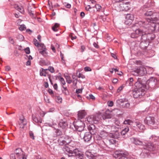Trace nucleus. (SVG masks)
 <instances>
[{"label":"nucleus","mask_w":159,"mask_h":159,"mask_svg":"<svg viewBox=\"0 0 159 159\" xmlns=\"http://www.w3.org/2000/svg\"><path fill=\"white\" fill-rule=\"evenodd\" d=\"M56 102L58 103H61L62 101V98L60 96H57L55 98Z\"/></svg>","instance_id":"obj_41"},{"label":"nucleus","mask_w":159,"mask_h":159,"mask_svg":"<svg viewBox=\"0 0 159 159\" xmlns=\"http://www.w3.org/2000/svg\"><path fill=\"white\" fill-rule=\"evenodd\" d=\"M63 89H62L63 93L66 95H68L69 94V92L66 87L62 86Z\"/></svg>","instance_id":"obj_36"},{"label":"nucleus","mask_w":159,"mask_h":159,"mask_svg":"<svg viewBox=\"0 0 159 159\" xmlns=\"http://www.w3.org/2000/svg\"><path fill=\"white\" fill-rule=\"evenodd\" d=\"M48 70L52 73H53L54 72V68L52 66H49L48 67Z\"/></svg>","instance_id":"obj_52"},{"label":"nucleus","mask_w":159,"mask_h":159,"mask_svg":"<svg viewBox=\"0 0 159 159\" xmlns=\"http://www.w3.org/2000/svg\"><path fill=\"white\" fill-rule=\"evenodd\" d=\"M120 10L127 11L129 9V5L126 3H122L120 5Z\"/></svg>","instance_id":"obj_15"},{"label":"nucleus","mask_w":159,"mask_h":159,"mask_svg":"<svg viewBox=\"0 0 159 159\" xmlns=\"http://www.w3.org/2000/svg\"><path fill=\"white\" fill-rule=\"evenodd\" d=\"M134 123L132 120L128 119H126L123 122L124 124L129 125H132Z\"/></svg>","instance_id":"obj_29"},{"label":"nucleus","mask_w":159,"mask_h":159,"mask_svg":"<svg viewBox=\"0 0 159 159\" xmlns=\"http://www.w3.org/2000/svg\"><path fill=\"white\" fill-rule=\"evenodd\" d=\"M43 49L42 51H40L39 52L42 55H44V54L46 53V52H45L46 48H45V47H43Z\"/></svg>","instance_id":"obj_48"},{"label":"nucleus","mask_w":159,"mask_h":159,"mask_svg":"<svg viewBox=\"0 0 159 159\" xmlns=\"http://www.w3.org/2000/svg\"><path fill=\"white\" fill-rule=\"evenodd\" d=\"M96 88L99 90L102 91L103 90H104V89L103 88L100 86H98V85L96 86Z\"/></svg>","instance_id":"obj_57"},{"label":"nucleus","mask_w":159,"mask_h":159,"mask_svg":"<svg viewBox=\"0 0 159 159\" xmlns=\"http://www.w3.org/2000/svg\"><path fill=\"white\" fill-rule=\"evenodd\" d=\"M21 153H23V152L22 151V149L20 148H18L16 149L15 153L13 154H18Z\"/></svg>","instance_id":"obj_38"},{"label":"nucleus","mask_w":159,"mask_h":159,"mask_svg":"<svg viewBox=\"0 0 159 159\" xmlns=\"http://www.w3.org/2000/svg\"><path fill=\"white\" fill-rule=\"evenodd\" d=\"M47 70V69H44L43 68H41L39 71L40 75L41 76H44L45 77L46 76V70Z\"/></svg>","instance_id":"obj_31"},{"label":"nucleus","mask_w":159,"mask_h":159,"mask_svg":"<svg viewBox=\"0 0 159 159\" xmlns=\"http://www.w3.org/2000/svg\"><path fill=\"white\" fill-rule=\"evenodd\" d=\"M73 124L76 130L79 132L83 130L85 124L81 120H78L75 122H74Z\"/></svg>","instance_id":"obj_9"},{"label":"nucleus","mask_w":159,"mask_h":159,"mask_svg":"<svg viewBox=\"0 0 159 159\" xmlns=\"http://www.w3.org/2000/svg\"><path fill=\"white\" fill-rule=\"evenodd\" d=\"M118 101L121 103L120 105L124 108H128L130 107V103L128 102L126 99H121L118 100Z\"/></svg>","instance_id":"obj_13"},{"label":"nucleus","mask_w":159,"mask_h":159,"mask_svg":"<svg viewBox=\"0 0 159 159\" xmlns=\"http://www.w3.org/2000/svg\"><path fill=\"white\" fill-rule=\"evenodd\" d=\"M86 115V112L84 110L79 111L78 113V117L79 119H82Z\"/></svg>","instance_id":"obj_18"},{"label":"nucleus","mask_w":159,"mask_h":159,"mask_svg":"<svg viewBox=\"0 0 159 159\" xmlns=\"http://www.w3.org/2000/svg\"><path fill=\"white\" fill-rule=\"evenodd\" d=\"M8 42L11 44L14 45L15 43V42L13 39L11 37H9L8 38Z\"/></svg>","instance_id":"obj_39"},{"label":"nucleus","mask_w":159,"mask_h":159,"mask_svg":"<svg viewBox=\"0 0 159 159\" xmlns=\"http://www.w3.org/2000/svg\"><path fill=\"white\" fill-rule=\"evenodd\" d=\"M134 80L133 78H129L126 81V84L130 86H133L134 84L133 83Z\"/></svg>","instance_id":"obj_30"},{"label":"nucleus","mask_w":159,"mask_h":159,"mask_svg":"<svg viewBox=\"0 0 159 159\" xmlns=\"http://www.w3.org/2000/svg\"><path fill=\"white\" fill-rule=\"evenodd\" d=\"M67 145H64L63 148V151L66 154H67L68 152H69L71 150L67 146Z\"/></svg>","instance_id":"obj_32"},{"label":"nucleus","mask_w":159,"mask_h":159,"mask_svg":"<svg viewBox=\"0 0 159 159\" xmlns=\"http://www.w3.org/2000/svg\"><path fill=\"white\" fill-rule=\"evenodd\" d=\"M128 153L127 152L120 151H116L114 156L116 158H119V159H128Z\"/></svg>","instance_id":"obj_7"},{"label":"nucleus","mask_w":159,"mask_h":159,"mask_svg":"<svg viewBox=\"0 0 159 159\" xmlns=\"http://www.w3.org/2000/svg\"><path fill=\"white\" fill-rule=\"evenodd\" d=\"M59 25L57 23H56L52 27V30L55 32H57L58 30L57 28L59 26Z\"/></svg>","instance_id":"obj_37"},{"label":"nucleus","mask_w":159,"mask_h":159,"mask_svg":"<svg viewBox=\"0 0 159 159\" xmlns=\"http://www.w3.org/2000/svg\"><path fill=\"white\" fill-rule=\"evenodd\" d=\"M20 120L21 121V123L19 124L20 127L23 129L24 128V126L26 125L27 122L25 119H20Z\"/></svg>","instance_id":"obj_25"},{"label":"nucleus","mask_w":159,"mask_h":159,"mask_svg":"<svg viewBox=\"0 0 159 159\" xmlns=\"http://www.w3.org/2000/svg\"><path fill=\"white\" fill-rule=\"evenodd\" d=\"M93 45L94 47L98 49L99 48V46L98 44V43L97 41L96 42H94L93 43Z\"/></svg>","instance_id":"obj_53"},{"label":"nucleus","mask_w":159,"mask_h":159,"mask_svg":"<svg viewBox=\"0 0 159 159\" xmlns=\"http://www.w3.org/2000/svg\"><path fill=\"white\" fill-rule=\"evenodd\" d=\"M157 149L156 145L151 143H145L143 145V149L141 155H147L150 152Z\"/></svg>","instance_id":"obj_4"},{"label":"nucleus","mask_w":159,"mask_h":159,"mask_svg":"<svg viewBox=\"0 0 159 159\" xmlns=\"http://www.w3.org/2000/svg\"><path fill=\"white\" fill-rule=\"evenodd\" d=\"M150 141L151 142H159V137L155 135H152L149 138Z\"/></svg>","instance_id":"obj_21"},{"label":"nucleus","mask_w":159,"mask_h":159,"mask_svg":"<svg viewBox=\"0 0 159 159\" xmlns=\"http://www.w3.org/2000/svg\"><path fill=\"white\" fill-rule=\"evenodd\" d=\"M158 81L155 78L152 77L147 80V83H148L149 87L154 89L159 86L158 85Z\"/></svg>","instance_id":"obj_6"},{"label":"nucleus","mask_w":159,"mask_h":159,"mask_svg":"<svg viewBox=\"0 0 159 159\" xmlns=\"http://www.w3.org/2000/svg\"><path fill=\"white\" fill-rule=\"evenodd\" d=\"M82 91V89H77L76 90V93L77 94L81 93Z\"/></svg>","instance_id":"obj_56"},{"label":"nucleus","mask_w":159,"mask_h":159,"mask_svg":"<svg viewBox=\"0 0 159 159\" xmlns=\"http://www.w3.org/2000/svg\"><path fill=\"white\" fill-rule=\"evenodd\" d=\"M159 25L154 24L153 26L152 27L150 25V27L148 28H144V30H143L144 34H143L142 36L141 37L140 39L144 41L148 42L149 43L150 41L153 40L155 37V35L154 33H149L150 29L152 31L157 30V27Z\"/></svg>","instance_id":"obj_3"},{"label":"nucleus","mask_w":159,"mask_h":159,"mask_svg":"<svg viewBox=\"0 0 159 159\" xmlns=\"http://www.w3.org/2000/svg\"><path fill=\"white\" fill-rule=\"evenodd\" d=\"M85 155L86 156L88 157H89V151H87L86 152H85Z\"/></svg>","instance_id":"obj_63"},{"label":"nucleus","mask_w":159,"mask_h":159,"mask_svg":"<svg viewBox=\"0 0 159 159\" xmlns=\"http://www.w3.org/2000/svg\"><path fill=\"white\" fill-rule=\"evenodd\" d=\"M144 122L145 124L148 125L152 126L155 123L154 118L153 116H147L145 119Z\"/></svg>","instance_id":"obj_11"},{"label":"nucleus","mask_w":159,"mask_h":159,"mask_svg":"<svg viewBox=\"0 0 159 159\" xmlns=\"http://www.w3.org/2000/svg\"><path fill=\"white\" fill-rule=\"evenodd\" d=\"M63 139L65 140V142L67 143L68 145H69L71 142H73L72 141L71 139L69 136L66 135H62L61 136Z\"/></svg>","instance_id":"obj_19"},{"label":"nucleus","mask_w":159,"mask_h":159,"mask_svg":"<svg viewBox=\"0 0 159 159\" xmlns=\"http://www.w3.org/2000/svg\"><path fill=\"white\" fill-rule=\"evenodd\" d=\"M89 132L85 133L84 137V139L85 142H88L89 141Z\"/></svg>","instance_id":"obj_28"},{"label":"nucleus","mask_w":159,"mask_h":159,"mask_svg":"<svg viewBox=\"0 0 159 159\" xmlns=\"http://www.w3.org/2000/svg\"><path fill=\"white\" fill-rule=\"evenodd\" d=\"M111 116L109 111H106L105 112L102 116L103 120H105L106 119H109L111 118Z\"/></svg>","instance_id":"obj_22"},{"label":"nucleus","mask_w":159,"mask_h":159,"mask_svg":"<svg viewBox=\"0 0 159 159\" xmlns=\"http://www.w3.org/2000/svg\"><path fill=\"white\" fill-rule=\"evenodd\" d=\"M92 126H94V125L93 124H92L91 125H90V134H93L94 133H93L91 132V131H93V130H92L93 127H92Z\"/></svg>","instance_id":"obj_58"},{"label":"nucleus","mask_w":159,"mask_h":159,"mask_svg":"<svg viewBox=\"0 0 159 159\" xmlns=\"http://www.w3.org/2000/svg\"><path fill=\"white\" fill-rule=\"evenodd\" d=\"M26 29L25 26L24 25H20V27L19 28V30L21 31L25 30Z\"/></svg>","instance_id":"obj_45"},{"label":"nucleus","mask_w":159,"mask_h":159,"mask_svg":"<svg viewBox=\"0 0 159 159\" xmlns=\"http://www.w3.org/2000/svg\"><path fill=\"white\" fill-rule=\"evenodd\" d=\"M6 70L7 71H9L11 70V67L9 66H7L6 67Z\"/></svg>","instance_id":"obj_60"},{"label":"nucleus","mask_w":159,"mask_h":159,"mask_svg":"<svg viewBox=\"0 0 159 159\" xmlns=\"http://www.w3.org/2000/svg\"><path fill=\"white\" fill-rule=\"evenodd\" d=\"M90 99L94 100L95 99V97L92 94H90Z\"/></svg>","instance_id":"obj_64"},{"label":"nucleus","mask_w":159,"mask_h":159,"mask_svg":"<svg viewBox=\"0 0 159 159\" xmlns=\"http://www.w3.org/2000/svg\"><path fill=\"white\" fill-rule=\"evenodd\" d=\"M95 7L97 10H99L101 8V7L98 4H96L94 6H92V8H93L94 7Z\"/></svg>","instance_id":"obj_46"},{"label":"nucleus","mask_w":159,"mask_h":159,"mask_svg":"<svg viewBox=\"0 0 159 159\" xmlns=\"http://www.w3.org/2000/svg\"><path fill=\"white\" fill-rule=\"evenodd\" d=\"M25 53L27 54H29L30 53V48L29 47L26 48L25 50Z\"/></svg>","instance_id":"obj_54"},{"label":"nucleus","mask_w":159,"mask_h":159,"mask_svg":"<svg viewBox=\"0 0 159 159\" xmlns=\"http://www.w3.org/2000/svg\"><path fill=\"white\" fill-rule=\"evenodd\" d=\"M131 142L136 145H143L144 143L140 139L137 137H132L130 139Z\"/></svg>","instance_id":"obj_12"},{"label":"nucleus","mask_w":159,"mask_h":159,"mask_svg":"<svg viewBox=\"0 0 159 159\" xmlns=\"http://www.w3.org/2000/svg\"><path fill=\"white\" fill-rule=\"evenodd\" d=\"M58 142L59 144V145L60 146L68 145L67 143H66L65 142V140L63 139V138H62L61 136L58 139Z\"/></svg>","instance_id":"obj_24"},{"label":"nucleus","mask_w":159,"mask_h":159,"mask_svg":"<svg viewBox=\"0 0 159 159\" xmlns=\"http://www.w3.org/2000/svg\"><path fill=\"white\" fill-rule=\"evenodd\" d=\"M58 77L59 79V80L60 81L61 84L63 85H65L66 84V82L64 79L62 77H61L60 76L59 77Z\"/></svg>","instance_id":"obj_43"},{"label":"nucleus","mask_w":159,"mask_h":159,"mask_svg":"<svg viewBox=\"0 0 159 159\" xmlns=\"http://www.w3.org/2000/svg\"><path fill=\"white\" fill-rule=\"evenodd\" d=\"M120 134L118 131H116L112 135V137L115 139H118L120 137Z\"/></svg>","instance_id":"obj_33"},{"label":"nucleus","mask_w":159,"mask_h":159,"mask_svg":"<svg viewBox=\"0 0 159 159\" xmlns=\"http://www.w3.org/2000/svg\"><path fill=\"white\" fill-rule=\"evenodd\" d=\"M129 129L128 127L125 128L121 132V135H124L126 134L129 131Z\"/></svg>","instance_id":"obj_35"},{"label":"nucleus","mask_w":159,"mask_h":159,"mask_svg":"<svg viewBox=\"0 0 159 159\" xmlns=\"http://www.w3.org/2000/svg\"><path fill=\"white\" fill-rule=\"evenodd\" d=\"M134 124L140 130L142 131L145 129L144 125L141 122L139 121H136L134 122Z\"/></svg>","instance_id":"obj_20"},{"label":"nucleus","mask_w":159,"mask_h":159,"mask_svg":"<svg viewBox=\"0 0 159 159\" xmlns=\"http://www.w3.org/2000/svg\"><path fill=\"white\" fill-rule=\"evenodd\" d=\"M76 75L79 78H82V79H84L85 77V76L84 75L80 73L78 74V73L77 72Z\"/></svg>","instance_id":"obj_44"},{"label":"nucleus","mask_w":159,"mask_h":159,"mask_svg":"<svg viewBox=\"0 0 159 159\" xmlns=\"http://www.w3.org/2000/svg\"><path fill=\"white\" fill-rule=\"evenodd\" d=\"M48 93L50 94L52 97H54V95L53 91L51 89H49L48 91Z\"/></svg>","instance_id":"obj_49"},{"label":"nucleus","mask_w":159,"mask_h":159,"mask_svg":"<svg viewBox=\"0 0 159 159\" xmlns=\"http://www.w3.org/2000/svg\"><path fill=\"white\" fill-rule=\"evenodd\" d=\"M15 8L21 13L23 14L24 13V10L23 7L22 6H19L16 5L15 6Z\"/></svg>","instance_id":"obj_26"},{"label":"nucleus","mask_w":159,"mask_h":159,"mask_svg":"<svg viewBox=\"0 0 159 159\" xmlns=\"http://www.w3.org/2000/svg\"><path fill=\"white\" fill-rule=\"evenodd\" d=\"M146 80L144 77L138 78L137 81L134 84L136 88L133 91L134 98H141L144 96L145 92L144 89L146 86Z\"/></svg>","instance_id":"obj_2"},{"label":"nucleus","mask_w":159,"mask_h":159,"mask_svg":"<svg viewBox=\"0 0 159 159\" xmlns=\"http://www.w3.org/2000/svg\"><path fill=\"white\" fill-rule=\"evenodd\" d=\"M73 154L75 156L78 158H79L80 159L82 158V153L79 151L78 149H75L73 150Z\"/></svg>","instance_id":"obj_16"},{"label":"nucleus","mask_w":159,"mask_h":159,"mask_svg":"<svg viewBox=\"0 0 159 159\" xmlns=\"http://www.w3.org/2000/svg\"><path fill=\"white\" fill-rule=\"evenodd\" d=\"M134 16L133 15L131 14H127L126 16V20L125 23L126 24H128V22L129 23H131L132 20H134Z\"/></svg>","instance_id":"obj_17"},{"label":"nucleus","mask_w":159,"mask_h":159,"mask_svg":"<svg viewBox=\"0 0 159 159\" xmlns=\"http://www.w3.org/2000/svg\"><path fill=\"white\" fill-rule=\"evenodd\" d=\"M97 147L93 144H90V159H99V158L92 153L95 154L97 153Z\"/></svg>","instance_id":"obj_8"},{"label":"nucleus","mask_w":159,"mask_h":159,"mask_svg":"<svg viewBox=\"0 0 159 159\" xmlns=\"http://www.w3.org/2000/svg\"><path fill=\"white\" fill-rule=\"evenodd\" d=\"M58 125L62 129H65L67 127V124L66 122L61 120L59 122Z\"/></svg>","instance_id":"obj_23"},{"label":"nucleus","mask_w":159,"mask_h":159,"mask_svg":"<svg viewBox=\"0 0 159 159\" xmlns=\"http://www.w3.org/2000/svg\"><path fill=\"white\" fill-rule=\"evenodd\" d=\"M149 43L148 42L142 40L140 43L139 46L141 49L146 50L149 45Z\"/></svg>","instance_id":"obj_14"},{"label":"nucleus","mask_w":159,"mask_h":159,"mask_svg":"<svg viewBox=\"0 0 159 159\" xmlns=\"http://www.w3.org/2000/svg\"><path fill=\"white\" fill-rule=\"evenodd\" d=\"M11 155H14L15 157V158L18 159H21L23 157V153L18 154H11Z\"/></svg>","instance_id":"obj_34"},{"label":"nucleus","mask_w":159,"mask_h":159,"mask_svg":"<svg viewBox=\"0 0 159 159\" xmlns=\"http://www.w3.org/2000/svg\"><path fill=\"white\" fill-rule=\"evenodd\" d=\"M151 21L150 18H148V20H145V21H139L138 23H135L132 26L133 30H134V32L132 33L130 37L131 38L137 39L139 38V40H141L140 38L142 37L143 32V29H139V26L143 27V28L146 29L149 28L150 26V22Z\"/></svg>","instance_id":"obj_1"},{"label":"nucleus","mask_w":159,"mask_h":159,"mask_svg":"<svg viewBox=\"0 0 159 159\" xmlns=\"http://www.w3.org/2000/svg\"><path fill=\"white\" fill-rule=\"evenodd\" d=\"M66 82L69 84H70L72 81L71 77L69 76H66Z\"/></svg>","instance_id":"obj_40"},{"label":"nucleus","mask_w":159,"mask_h":159,"mask_svg":"<svg viewBox=\"0 0 159 159\" xmlns=\"http://www.w3.org/2000/svg\"><path fill=\"white\" fill-rule=\"evenodd\" d=\"M34 44L36 46L38 47H39V46H41V45L39 43L38 41L36 39H34Z\"/></svg>","instance_id":"obj_42"},{"label":"nucleus","mask_w":159,"mask_h":159,"mask_svg":"<svg viewBox=\"0 0 159 159\" xmlns=\"http://www.w3.org/2000/svg\"><path fill=\"white\" fill-rule=\"evenodd\" d=\"M107 105L109 107H112L113 105V102L112 101H109L107 102Z\"/></svg>","instance_id":"obj_51"},{"label":"nucleus","mask_w":159,"mask_h":159,"mask_svg":"<svg viewBox=\"0 0 159 159\" xmlns=\"http://www.w3.org/2000/svg\"><path fill=\"white\" fill-rule=\"evenodd\" d=\"M90 1H91V4H94V6H95L96 4V2L95 1L90 0Z\"/></svg>","instance_id":"obj_62"},{"label":"nucleus","mask_w":159,"mask_h":159,"mask_svg":"<svg viewBox=\"0 0 159 159\" xmlns=\"http://www.w3.org/2000/svg\"><path fill=\"white\" fill-rule=\"evenodd\" d=\"M89 117H87L86 120H85V122L87 125H88L89 123Z\"/></svg>","instance_id":"obj_59"},{"label":"nucleus","mask_w":159,"mask_h":159,"mask_svg":"<svg viewBox=\"0 0 159 159\" xmlns=\"http://www.w3.org/2000/svg\"><path fill=\"white\" fill-rule=\"evenodd\" d=\"M32 118L34 121L35 122V123H42V120L41 118H39V119H38V118L36 117L35 116H34V114L32 115Z\"/></svg>","instance_id":"obj_27"},{"label":"nucleus","mask_w":159,"mask_h":159,"mask_svg":"<svg viewBox=\"0 0 159 159\" xmlns=\"http://www.w3.org/2000/svg\"><path fill=\"white\" fill-rule=\"evenodd\" d=\"M30 136L31 139H34V133L32 131H30L29 132Z\"/></svg>","instance_id":"obj_50"},{"label":"nucleus","mask_w":159,"mask_h":159,"mask_svg":"<svg viewBox=\"0 0 159 159\" xmlns=\"http://www.w3.org/2000/svg\"><path fill=\"white\" fill-rule=\"evenodd\" d=\"M150 6V5L149 3H146L143 6L142 9L143 11V14L145 16H151L153 14V12L148 8Z\"/></svg>","instance_id":"obj_10"},{"label":"nucleus","mask_w":159,"mask_h":159,"mask_svg":"<svg viewBox=\"0 0 159 159\" xmlns=\"http://www.w3.org/2000/svg\"><path fill=\"white\" fill-rule=\"evenodd\" d=\"M68 157H74V154H73V151L71 150L69 152H68L67 154Z\"/></svg>","instance_id":"obj_47"},{"label":"nucleus","mask_w":159,"mask_h":159,"mask_svg":"<svg viewBox=\"0 0 159 159\" xmlns=\"http://www.w3.org/2000/svg\"><path fill=\"white\" fill-rule=\"evenodd\" d=\"M124 87L123 85L121 86H120L118 88L117 90V92L118 93L120 92L123 89Z\"/></svg>","instance_id":"obj_55"},{"label":"nucleus","mask_w":159,"mask_h":159,"mask_svg":"<svg viewBox=\"0 0 159 159\" xmlns=\"http://www.w3.org/2000/svg\"><path fill=\"white\" fill-rule=\"evenodd\" d=\"M54 88L56 90H57V83H55L53 85Z\"/></svg>","instance_id":"obj_61"},{"label":"nucleus","mask_w":159,"mask_h":159,"mask_svg":"<svg viewBox=\"0 0 159 159\" xmlns=\"http://www.w3.org/2000/svg\"><path fill=\"white\" fill-rule=\"evenodd\" d=\"M147 73V71L145 68L140 67L137 68L132 72V74L134 76H143Z\"/></svg>","instance_id":"obj_5"}]
</instances>
